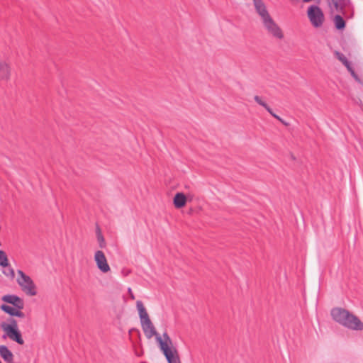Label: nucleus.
I'll use <instances>...</instances> for the list:
<instances>
[{"mask_svg": "<svg viewBox=\"0 0 363 363\" xmlns=\"http://www.w3.org/2000/svg\"><path fill=\"white\" fill-rule=\"evenodd\" d=\"M94 259L96 263L97 267L103 272L106 273L110 271V267L107 262V259L104 253L98 250L96 252L94 255Z\"/></svg>", "mask_w": 363, "mask_h": 363, "instance_id": "nucleus-9", "label": "nucleus"}, {"mask_svg": "<svg viewBox=\"0 0 363 363\" xmlns=\"http://www.w3.org/2000/svg\"><path fill=\"white\" fill-rule=\"evenodd\" d=\"M308 17L315 28H320L324 22V14L321 9L316 5H311L307 10Z\"/></svg>", "mask_w": 363, "mask_h": 363, "instance_id": "nucleus-7", "label": "nucleus"}, {"mask_svg": "<svg viewBox=\"0 0 363 363\" xmlns=\"http://www.w3.org/2000/svg\"><path fill=\"white\" fill-rule=\"evenodd\" d=\"M274 118H275L276 119H277L278 121H279L281 123L284 124V125H287V123L281 118H280L278 115H277L276 113H274V116H272Z\"/></svg>", "mask_w": 363, "mask_h": 363, "instance_id": "nucleus-21", "label": "nucleus"}, {"mask_svg": "<svg viewBox=\"0 0 363 363\" xmlns=\"http://www.w3.org/2000/svg\"><path fill=\"white\" fill-rule=\"evenodd\" d=\"M1 300L5 303L11 304L12 306H15L18 308H24V301L19 296L14 294H6L2 296Z\"/></svg>", "mask_w": 363, "mask_h": 363, "instance_id": "nucleus-10", "label": "nucleus"}, {"mask_svg": "<svg viewBox=\"0 0 363 363\" xmlns=\"http://www.w3.org/2000/svg\"><path fill=\"white\" fill-rule=\"evenodd\" d=\"M333 4H334V7L335 8V9L344 14L345 13V8L347 6V4H349L350 2H342V1H333Z\"/></svg>", "mask_w": 363, "mask_h": 363, "instance_id": "nucleus-15", "label": "nucleus"}, {"mask_svg": "<svg viewBox=\"0 0 363 363\" xmlns=\"http://www.w3.org/2000/svg\"><path fill=\"white\" fill-rule=\"evenodd\" d=\"M157 343L168 363H181L177 350L175 347L167 345L166 342H163L162 337H157Z\"/></svg>", "mask_w": 363, "mask_h": 363, "instance_id": "nucleus-6", "label": "nucleus"}, {"mask_svg": "<svg viewBox=\"0 0 363 363\" xmlns=\"http://www.w3.org/2000/svg\"><path fill=\"white\" fill-rule=\"evenodd\" d=\"M22 309H18L15 317L23 318H25V313L21 311Z\"/></svg>", "mask_w": 363, "mask_h": 363, "instance_id": "nucleus-20", "label": "nucleus"}, {"mask_svg": "<svg viewBox=\"0 0 363 363\" xmlns=\"http://www.w3.org/2000/svg\"><path fill=\"white\" fill-rule=\"evenodd\" d=\"M97 240L99 242V245L101 248L106 247V244L103 235H99V236L97 237Z\"/></svg>", "mask_w": 363, "mask_h": 363, "instance_id": "nucleus-18", "label": "nucleus"}, {"mask_svg": "<svg viewBox=\"0 0 363 363\" xmlns=\"http://www.w3.org/2000/svg\"><path fill=\"white\" fill-rule=\"evenodd\" d=\"M333 22L337 30H343L346 27V21L341 15H335L333 18Z\"/></svg>", "mask_w": 363, "mask_h": 363, "instance_id": "nucleus-14", "label": "nucleus"}, {"mask_svg": "<svg viewBox=\"0 0 363 363\" xmlns=\"http://www.w3.org/2000/svg\"><path fill=\"white\" fill-rule=\"evenodd\" d=\"M128 293H129V294H130V298H131V299H135V296H134V295H133V292H132L131 289H130V288H128Z\"/></svg>", "mask_w": 363, "mask_h": 363, "instance_id": "nucleus-24", "label": "nucleus"}, {"mask_svg": "<svg viewBox=\"0 0 363 363\" xmlns=\"http://www.w3.org/2000/svg\"><path fill=\"white\" fill-rule=\"evenodd\" d=\"M173 203L177 208H182L185 206L186 203L185 194L182 192H177L174 196Z\"/></svg>", "mask_w": 363, "mask_h": 363, "instance_id": "nucleus-12", "label": "nucleus"}, {"mask_svg": "<svg viewBox=\"0 0 363 363\" xmlns=\"http://www.w3.org/2000/svg\"><path fill=\"white\" fill-rule=\"evenodd\" d=\"M10 76V68L9 65L0 61V80L8 79Z\"/></svg>", "mask_w": 363, "mask_h": 363, "instance_id": "nucleus-13", "label": "nucleus"}, {"mask_svg": "<svg viewBox=\"0 0 363 363\" xmlns=\"http://www.w3.org/2000/svg\"><path fill=\"white\" fill-rule=\"evenodd\" d=\"M136 307L145 335L147 339H150L153 336H155L156 340L157 341V337H161V336L157 332L143 302L141 301H137Z\"/></svg>", "mask_w": 363, "mask_h": 363, "instance_id": "nucleus-4", "label": "nucleus"}, {"mask_svg": "<svg viewBox=\"0 0 363 363\" xmlns=\"http://www.w3.org/2000/svg\"><path fill=\"white\" fill-rule=\"evenodd\" d=\"M265 109L272 115L274 116V112L272 109L268 106Z\"/></svg>", "mask_w": 363, "mask_h": 363, "instance_id": "nucleus-25", "label": "nucleus"}, {"mask_svg": "<svg viewBox=\"0 0 363 363\" xmlns=\"http://www.w3.org/2000/svg\"><path fill=\"white\" fill-rule=\"evenodd\" d=\"M5 269L3 271V274L13 279L15 277V273L13 269L9 264V267H4Z\"/></svg>", "mask_w": 363, "mask_h": 363, "instance_id": "nucleus-17", "label": "nucleus"}, {"mask_svg": "<svg viewBox=\"0 0 363 363\" xmlns=\"http://www.w3.org/2000/svg\"><path fill=\"white\" fill-rule=\"evenodd\" d=\"M253 3L257 12L262 17L264 26L267 30L275 38L279 39L283 38L284 35L281 30L269 14L263 1L253 0Z\"/></svg>", "mask_w": 363, "mask_h": 363, "instance_id": "nucleus-3", "label": "nucleus"}, {"mask_svg": "<svg viewBox=\"0 0 363 363\" xmlns=\"http://www.w3.org/2000/svg\"><path fill=\"white\" fill-rule=\"evenodd\" d=\"M333 319L341 325L353 330H362L363 323L355 315L342 308H334L330 312Z\"/></svg>", "mask_w": 363, "mask_h": 363, "instance_id": "nucleus-2", "label": "nucleus"}, {"mask_svg": "<svg viewBox=\"0 0 363 363\" xmlns=\"http://www.w3.org/2000/svg\"><path fill=\"white\" fill-rule=\"evenodd\" d=\"M9 262L6 252L3 250H0V266L2 267H9Z\"/></svg>", "mask_w": 363, "mask_h": 363, "instance_id": "nucleus-16", "label": "nucleus"}, {"mask_svg": "<svg viewBox=\"0 0 363 363\" xmlns=\"http://www.w3.org/2000/svg\"><path fill=\"white\" fill-rule=\"evenodd\" d=\"M163 337H164V340H162L163 342H166L167 345H169V346L172 347V341L166 332L163 333Z\"/></svg>", "mask_w": 363, "mask_h": 363, "instance_id": "nucleus-19", "label": "nucleus"}, {"mask_svg": "<svg viewBox=\"0 0 363 363\" xmlns=\"http://www.w3.org/2000/svg\"><path fill=\"white\" fill-rule=\"evenodd\" d=\"M0 309L10 315L6 322L4 321L0 323V328L4 332V334L2 335V339L9 337L18 345H23L24 340L22 337L21 332L18 328L17 320L13 318L19 308L7 304H1Z\"/></svg>", "mask_w": 363, "mask_h": 363, "instance_id": "nucleus-1", "label": "nucleus"}, {"mask_svg": "<svg viewBox=\"0 0 363 363\" xmlns=\"http://www.w3.org/2000/svg\"><path fill=\"white\" fill-rule=\"evenodd\" d=\"M335 55L338 60H340L347 68L348 72L350 73L351 76L354 78V79L359 84H362V81L354 72L351 62L347 60V58L340 52L336 51L335 52Z\"/></svg>", "mask_w": 363, "mask_h": 363, "instance_id": "nucleus-8", "label": "nucleus"}, {"mask_svg": "<svg viewBox=\"0 0 363 363\" xmlns=\"http://www.w3.org/2000/svg\"><path fill=\"white\" fill-rule=\"evenodd\" d=\"M259 105L262 106V107H264V108H267L268 106V105L263 101V102L262 103H259Z\"/></svg>", "mask_w": 363, "mask_h": 363, "instance_id": "nucleus-26", "label": "nucleus"}, {"mask_svg": "<svg viewBox=\"0 0 363 363\" xmlns=\"http://www.w3.org/2000/svg\"><path fill=\"white\" fill-rule=\"evenodd\" d=\"M96 237H98L99 235H102L101 229L98 225H96Z\"/></svg>", "mask_w": 363, "mask_h": 363, "instance_id": "nucleus-23", "label": "nucleus"}, {"mask_svg": "<svg viewBox=\"0 0 363 363\" xmlns=\"http://www.w3.org/2000/svg\"><path fill=\"white\" fill-rule=\"evenodd\" d=\"M18 277L16 281L22 291L27 295L35 296L37 294L36 287L32 279L22 270H18Z\"/></svg>", "mask_w": 363, "mask_h": 363, "instance_id": "nucleus-5", "label": "nucleus"}, {"mask_svg": "<svg viewBox=\"0 0 363 363\" xmlns=\"http://www.w3.org/2000/svg\"><path fill=\"white\" fill-rule=\"evenodd\" d=\"M0 356L6 363H12L14 355L6 345H0Z\"/></svg>", "mask_w": 363, "mask_h": 363, "instance_id": "nucleus-11", "label": "nucleus"}, {"mask_svg": "<svg viewBox=\"0 0 363 363\" xmlns=\"http://www.w3.org/2000/svg\"><path fill=\"white\" fill-rule=\"evenodd\" d=\"M255 101L259 104V103L263 102L262 98L259 96H255L254 97Z\"/></svg>", "mask_w": 363, "mask_h": 363, "instance_id": "nucleus-22", "label": "nucleus"}]
</instances>
